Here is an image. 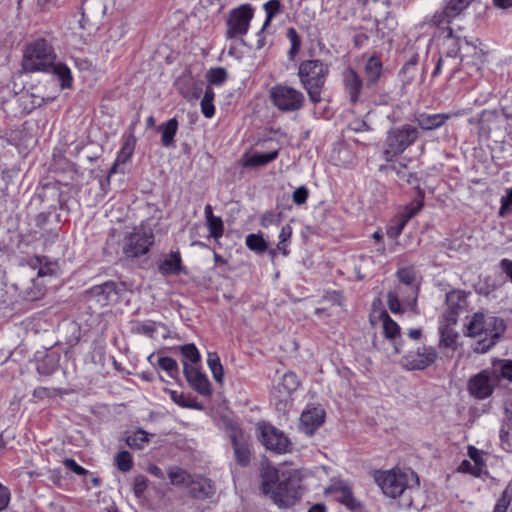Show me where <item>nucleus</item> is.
I'll return each mask as SVG.
<instances>
[{"label":"nucleus","instance_id":"obj_13","mask_svg":"<svg viewBox=\"0 0 512 512\" xmlns=\"http://www.w3.org/2000/svg\"><path fill=\"white\" fill-rule=\"evenodd\" d=\"M437 357L438 353L434 347L422 346L404 355L402 365L407 370H424L431 366Z\"/></svg>","mask_w":512,"mask_h":512},{"label":"nucleus","instance_id":"obj_2","mask_svg":"<svg viewBox=\"0 0 512 512\" xmlns=\"http://www.w3.org/2000/svg\"><path fill=\"white\" fill-rule=\"evenodd\" d=\"M330 66L319 59L303 60L298 67V77L303 89L307 92L313 104L322 101Z\"/></svg>","mask_w":512,"mask_h":512},{"label":"nucleus","instance_id":"obj_47","mask_svg":"<svg viewBox=\"0 0 512 512\" xmlns=\"http://www.w3.org/2000/svg\"><path fill=\"white\" fill-rule=\"evenodd\" d=\"M469 5L465 0H448L444 8L449 16L454 19L460 15Z\"/></svg>","mask_w":512,"mask_h":512},{"label":"nucleus","instance_id":"obj_9","mask_svg":"<svg viewBox=\"0 0 512 512\" xmlns=\"http://www.w3.org/2000/svg\"><path fill=\"white\" fill-rule=\"evenodd\" d=\"M259 440L266 449L277 454L287 453L291 450L292 443L289 438L279 429L269 423L257 425Z\"/></svg>","mask_w":512,"mask_h":512},{"label":"nucleus","instance_id":"obj_5","mask_svg":"<svg viewBox=\"0 0 512 512\" xmlns=\"http://www.w3.org/2000/svg\"><path fill=\"white\" fill-rule=\"evenodd\" d=\"M56 60L52 45L44 38H38L27 45L22 67L26 72H48Z\"/></svg>","mask_w":512,"mask_h":512},{"label":"nucleus","instance_id":"obj_62","mask_svg":"<svg viewBox=\"0 0 512 512\" xmlns=\"http://www.w3.org/2000/svg\"><path fill=\"white\" fill-rule=\"evenodd\" d=\"M200 106L201 112L206 118L210 119L215 115V106L213 102L201 100Z\"/></svg>","mask_w":512,"mask_h":512},{"label":"nucleus","instance_id":"obj_50","mask_svg":"<svg viewBox=\"0 0 512 512\" xmlns=\"http://www.w3.org/2000/svg\"><path fill=\"white\" fill-rule=\"evenodd\" d=\"M57 369V363L51 356H46L37 364L39 374L49 376Z\"/></svg>","mask_w":512,"mask_h":512},{"label":"nucleus","instance_id":"obj_35","mask_svg":"<svg viewBox=\"0 0 512 512\" xmlns=\"http://www.w3.org/2000/svg\"><path fill=\"white\" fill-rule=\"evenodd\" d=\"M50 70L58 77L61 82L62 88H71L73 78L70 69L63 63H55L50 67Z\"/></svg>","mask_w":512,"mask_h":512},{"label":"nucleus","instance_id":"obj_23","mask_svg":"<svg viewBox=\"0 0 512 512\" xmlns=\"http://www.w3.org/2000/svg\"><path fill=\"white\" fill-rule=\"evenodd\" d=\"M188 494L197 500H206L214 495L215 489L211 480L200 475H193L187 487Z\"/></svg>","mask_w":512,"mask_h":512},{"label":"nucleus","instance_id":"obj_43","mask_svg":"<svg viewBox=\"0 0 512 512\" xmlns=\"http://www.w3.org/2000/svg\"><path fill=\"white\" fill-rule=\"evenodd\" d=\"M115 464L121 472H128L133 468V457L126 450L120 451L115 456Z\"/></svg>","mask_w":512,"mask_h":512},{"label":"nucleus","instance_id":"obj_22","mask_svg":"<svg viewBox=\"0 0 512 512\" xmlns=\"http://www.w3.org/2000/svg\"><path fill=\"white\" fill-rule=\"evenodd\" d=\"M457 114L454 113H436L429 114L426 112L417 113L414 115L413 121L418 127L424 131L436 130L442 127L449 119Z\"/></svg>","mask_w":512,"mask_h":512},{"label":"nucleus","instance_id":"obj_29","mask_svg":"<svg viewBox=\"0 0 512 512\" xmlns=\"http://www.w3.org/2000/svg\"><path fill=\"white\" fill-rule=\"evenodd\" d=\"M136 145V137L133 134H129L125 137L123 145L117 154L115 164L111 169V173L116 172V166L120 164H126L132 157Z\"/></svg>","mask_w":512,"mask_h":512},{"label":"nucleus","instance_id":"obj_36","mask_svg":"<svg viewBox=\"0 0 512 512\" xmlns=\"http://www.w3.org/2000/svg\"><path fill=\"white\" fill-rule=\"evenodd\" d=\"M157 365L164 371L167 372L168 376L174 380H177L180 376V371L177 362L167 356L159 357Z\"/></svg>","mask_w":512,"mask_h":512},{"label":"nucleus","instance_id":"obj_45","mask_svg":"<svg viewBox=\"0 0 512 512\" xmlns=\"http://www.w3.org/2000/svg\"><path fill=\"white\" fill-rule=\"evenodd\" d=\"M512 502V486L509 484L497 500L493 512H507Z\"/></svg>","mask_w":512,"mask_h":512},{"label":"nucleus","instance_id":"obj_49","mask_svg":"<svg viewBox=\"0 0 512 512\" xmlns=\"http://www.w3.org/2000/svg\"><path fill=\"white\" fill-rule=\"evenodd\" d=\"M206 225L209 230L210 237L213 239L218 240L223 236L224 224L220 217L217 216L206 221Z\"/></svg>","mask_w":512,"mask_h":512},{"label":"nucleus","instance_id":"obj_42","mask_svg":"<svg viewBox=\"0 0 512 512\" xmlns=\"http://www.w3.org/2000/svg\"><path fill=\"white\" fill-rule=\"evenodd\" d=\"M246 246L256 253H264L267 249V243L259 234H249L245 240Z\"/></svg>","mask_w":512,"mask_h":512},{"label":"nucleus","instance_id":"obj_1","mask_svg":"<svg viewBox=\"0 0 512 512\" xmlns=\"http://www.w3.org/2000/svg\"><path fill=\"white\" fill-rule=\"evenodd\" d=\"M503 319L496 316H485L481 312L475 313L467 324L466 335L469 337H481L477 341L474 351L476 353H486L496 344L500 336L505 331Z\"/></svg>","mask_w":512,"mask_h":512},{"label":"nucleus","instance_id":"obj_12","mask_svg":"<svg viewBox=\"0 0 512 512\" xmlns=\"http://www.w3.org/2000/svg\"><path fill=\"white\" fill-rule=\"evenodd\" d=\"M252 18L253 8L250 4L232 9L227 20L226 38L233 39L247 34Z\"/></svg>","mask_w":512,"mask_h":512},{"label":"nucleus","instance_id":"obj_51","mask_svg":"<svg viewBox=\"0 0 512 512\" xmlns=\"http://www.w3.org/2000/svg\"><path fill=\"white\" fill-rule=\"evenodd\" d=\"M282 213L275 211H266L260 220V224L262 227L267 228L271 225H278L281 222Z\"/></svg>","mask_w":512,"mask_h":512},{"label":"nucleus","instance_id":"obj_27","mask_svg":"<svg viewBox=\"0 0 512 512\" xmlns=\"http://www.w3.org/2000/svg\"><path fill=\"white\" fill-rule=\"evenodd\" d=\"M453 325L454 324H450L444 320V323H441L439 326L440 348H449L453 351L456 350L458 333L454 330Z\"/></svg>","mask_w":512,"mask_h":512},{"label":"nucleus","instance_id":"obj_21","mask_svg":"<svg viewBox=\"0 0 512 512\" xmlns=\"http://www.w3.org/2000/svg\"><path fill=\"white\" fill-rule=\"evenodd\" d=\"M184 375L189 383V385L197 391L199 394L203 396H208L211 394V384L207 378V376L200 371V369L195 365H189L184 361Z\"/></svg>","mask_w":512,"mask_h":512},{"label":"nucleus","instance_id":"obj_33","mask_svg":"<svg viewBox=\"0 0 512 512\" xmlns=\"http://www.w3.org/2000/svg\"><path fill=\"white\" fill-rule=\"evenodd\" d=\"M300 386V381L297 375L292 371H287L283 374L281 381L277 385V389L280 393L291 395Z\"/></svg>","mask_w":512,"mask_h":512},{"label":"nucleus","instance_id":"obj_53","mask_svg":"<svg viewBox=\"0 0 512 512\" xmlns=\"http://www.w3.org/2000/svg\"><path fill=\"white\" fill-rule=\"evenodd\" d=\"M148 487V479L144 475H138L133 482V492L136 497L143 496Z\"/></svg>","mask_w":512,"mask_h":512},{"label":"nucleus","instance_id":"obj_56","mask_svg":"<svg viewBox=\"0 0 512 512\" xmlns=\"http://www.w3.org/2000/svg\"><path fill=\"white\" fill-rule=\"evenodd\" d=\"M458 472L460 473H468L475 477H480L483 472L480 470V468H477L474 464H472L469 460H463L459 467Z\"/></svg>","mask_w":512,"mask_h":512},{"label":"nucleus","instance_id":"obj_15","mask_svg":"<svg viewBox=\"0 0 512 512\" xmlns=\"http://www.w3.org/2000/svg\"><path fill=\"white\" fill-rule=\"evenodd\" d=\"M372 306L373 310L370 314L371 324L374 325L376 322L382 321L384 336L393 343L395 353H402V345L397 342V338L400 335L399 325L389 316L386 310L376 308V302H373Z\"/></svg>","mask_w":512,"mask_h":512},{"label":"nucleus","instance_id":"obj_28","mask_svg":"<svg viewBox=\"0 0 512 512\" xmlns=\"http://www.w3.org/2000/svg\"><path fill=\"white\" fill-rule=\"evenodd\" d=\"M279 155V150L275 149L269 153H254L250 156H244L242 166L246 168L265 166L273 162Z\"/></svg>","mask_w":512,"mask_h":512},{"label":"nucleus","instance_id":"obj_4","mask_svg":"<svg viewBox=\"0 0 512 512\" xmlns=\"http://www.w3.org/2000/svg\"><path fill=\"white\" fill-rule=\"evenodd\" d=\"M419 138V130L410 124L391 127L386 132L381 152L382 158L386 162L393 161L401 155L407 148L412 146Z\"/></svg>","mask_w":512,"mask_h":512},{"label":"nucleus","instance_id":"obj_14","mask_svg":"<svg viewBox=\"0 0 512 512\" xmlns=\"http://www.w3.org/2000/svg\"><path fill=\"white\" fill-rule=\"evenodd\" d=\"M498 383L497 375L492 370H483L468 381V391L476 399L488 398Z\"/></svg>","mask_w":512,"mask_h":512},{"label":"nucleus","instance_id":"obj_20","mask_svg":"<svg viewBox=\"0 0 512 512\" xmlns=\"http://www.w3.org/2000/svg\"><path fill=\"white\" fill-rule=\"evenodd\" d=\"M325 411L320 406H307L300 416L301 430L307 435L314 432L324 423Z\"/></svg>","mask_w":512,"mask_h":512},{"label":"nucleus","instance_id":"obj_10","mask_svg":"<svg viewBox=\"0 0 512 512\" xmlns=\"http://www.w3.org/2000/svg\"><path fill=\"white\" fill-rule=\"evenodd\" d=\"M153 233L141 227H135L124 239L122 251L128 258H136L146 254L153 244Z\"/></svg>","mask_w":512,"mask_h":512},{"label":"nucleus","instance_id":"obj_7","mask_svg":"<svg viewBox=\"0 0 512 512\" xmlns=\"http://www.w3.org/2000/svg\"><path fill=\"white\" fill-rule=\"evenodd\" d=\"M271 103L281 112H296L305 104V96L300 90L287 84H276L269 90Z\"/></svg>","mask_w":512,"mask_h":512},{"label":"nucleus","instance_id":"obj_3","mask_svg":"<svg viewBox=\"0 0 512 512\" xmlns=\"http://www.w3.org/2000/svg\"><path fill=\"white\" fill-rule=\"evenodd\" d=\"M374 480L382 492L390 498L401 496L406 489L418 485L419 482L418 476L414 471L396 468L375 471Z\"/></svg>","mask_w":512,"mask_h":512},{"label":"nucleus","instance_id":"obj_37","mask_svg":"<svg viewBox=\"0 0 512 512\" xmlns=\"http://www.w3.org/2000/svg\"><path fill=\"white\" fill-rule=\"evenodd\" d=\"M263 9L266 12V19L262 26V30H265L271 23L272 19L278 15L282 10V4L280 0H269L263 4Z\"/></svg>","mask_w":512,"mask_h":512},{"label":"nucleus","instance_id":"obj_54","mask_svg":"<svg viewBox=\"0 0 512 512\" xmlns=\"http://www.w3.org/2000/svg\"><path fill=\"white\" fill-rule=\"evenodd\" d=\"M468 456L470 457V459L474 462L473 464L477 467V468H480V470L482 472H484V469L486 467V464L483 460V457H482V451H480L479 449H477L476 447L474 446H469L468 447Z\"/></svg>","mask_w":512,"mask_h":512},{"label":"nucleus","instance_id":"obj_44","mask_svg":"<svg viewBox=\"0 0 512 512\" xmlns=\"http://www.w3.org/2000/svg\"><path fill=\"white\" fill-rule=\"evenodd\" d=\"M181 354L183 356L182 362H191V365H195L200 361V353L194 344H185L180 347Z\"/></svg>","mask_w":512,"mask_h":512},{"label":"nucleus","instance_id":"obj_52","mask_svg":"<svg viewBox=\"0 0 512 512\" xmlns=\"http://www.w3.org/2000/svg\"><path fill=\"white\" fill-rule=\"evenodd\" d=\"M452 18L449 16L445 8L438 10L431 17L429 24L436 27H442L445 24H449Z\"/></svg>","mask_w":512,"mask_h":512},{"label":"nucleus","instance_id":"obj_31","mask_svg":"<svg viewBox=\"0 0 512 512\" xmlns=\"http://www.w3.org/2000/svg\"><path fill=\"white\" fill-rule=\"evenodd\" d=\"M177 130L178 121L176 118H171L166 123L158 126V131L161 132V144L164 147H171L173 145Z\"/></svg>","mask_w":512,"mask_h":512},{"label":"nucleus","instance_id":"obj_32","mask_svg":"<svg viewBox=\"0 0 512 512\" xmlns=\"http://www.w3.org/2000/svg\"><path fill=\"white\" fill-rule=\"evenodd\" d=\"M167 475L172 485L186 488L188 487L189 482H191V478L193 477V475L178 466L169 467L167 470Z\"/></svg>","mask_w":512,"mask_h":512},{"label":"nucleus","instance_id":"obj_39","mask_svg":"<svg viewBox=\"0 0 512 512\" xmlns=\"http://www.w3.org/2000/svg\"><path fill=\"white\" fill-rule=\"evenodd\" d=\"M207 364L217 382H221L224 376V371L220 358L216 352H209L207 357Z\"/></svg>","mask_w":512,"mask_h":512},{"label":"nucleus","instance_id":"obj_40","mask_svg":"<svg viewBox=\"0 0 512 512\" xmlns=\"http://www.w3.org/2000/svg\"><path fill=\"white\" fill-rule=\"evenodd\" d=\"M492 371L498 381L500 377L512 381V360H499L493 364Z\"/></svg>","mask_w":512,"mask_h":512},{"label":"nucleus","instance_id":"obj_18","mask_svg":"<svg viewBox=\"0 0 512 512\" xmlns=\"http://www.w3.org/2000/svg\"><path fill=\"white\" fill-rule=\"evenodd\" d=\"M342 84L350 103L359 102L364 82L358 72L352 67H347L342 73Z\"/></svg>","mask_w":512,"mask_h":512},{"label":"nucleus","instance_id":"obj_63","mask_svg":"<svg viewBox=\"0 0 512 512\" xmlns=\"http://www.w3.org/2000/svg\"><path fill=\"white\" fill-rule=\"evenodd\" d=\"M57 265L55 263H46L41 266L38 271L39 276L53 275L56 273Z\"/></svg>","mask_w":512,"mask_h":512},{"label":"nucleus","instance_id":"obj_46","mask_svg":"<svg viewBox=\"0 0 512 512\" xmlns=\"http://www.w3.org/2000/svg\"><path fill=\"white\" fill-rule=\"evenodd\" d=\"M287 38L289 39L291 43V47L288 51V57L289 59H294L295 55L299 52L301 47V38L298 35L295 28L290 27L287 30Z\"/></svg>","mask_w":512,"mask_h":512},{"label":"nucleus","instance_id":"obj_25","mask_svg":"<svg viewBox=\"0 0 512 512\" xmlns=\"http://www.w3.org/2000/svg\"><path fill=\"white\" fill-rule=\"evenodd\" d=\"M158 271L163 276L178 275L185 272L179 251L170 252L158 264Z\"/></svg>","mask_w":512,"mask_h":512},{"label":"nucleus","instance_id":"obj_26","mask_svg":"<svg viewBox=\"0 0 512 512\" xmlns=\"http://www.w3.org/2000/svg\"><path fill=\"white\" fill-rule=\"evenodd\" d=\"M336 500L347 507L352 512H359L362 509V505L357 501L353 495L352 489L346 484H340L333 487Z\"/></svg>","mask_w":512,"mask_h":512},{"label":"nucleus","instance_id":"obj_24","mask_svg":"<svg viewBox=\"0 0 512 512\" xmlns=\"http://www.w3.org/2000/svg\"><path fill=\"white\" fill-rule=\"evenodd\" d=\"M363 73L365 77V86L369 89L375 88L383 75V64L381 59L376 55L369 57L364 64Z\"/></svg>","mask_w":512,"mask_h":512},{"label":"nucleus","instance_id":"obj_38","mask_svg":"<svg viewBox=\"0 0 512 512\" xmlns=\"http://www.w3.org/2000/svg\"><path fill=\"white\" fill-rule=\"evenodd\" d=\"M125 442L130 448L143 449L149 442L148 434L144 430L138 429L132 435L127 436Z\"/></svg>","mask_w":512,"mask_h":512},{"label":"nucleus","instance_id":"obj_55","mask_svg":"<svg viewBox=\"0 0 512 512\" xmlns=\"http://www.w3.org/2000/svg\"><path fill=\"white\" fill-rule=\"evenodd\" d=\"M500 203L499 215L504 217L512 207V187L506 190V195L501 197Z\"/></svg>","mask_w":512,"mask_h":512},{"label":"nucleus","instance_id":"obj_64","mask_svg":"<svg viewBox=\"0 0 512 512\" xmlns=\"http://www.w3.org/2000/svg\"><path fill=\"white\" fill-rule=\"evenodd\" d=\"M419 60L418 54L412 55L409 61H407L401 69L402 73H407L410 69H414Z\"/></svg>","mask_w":512,"mask_h":512},{"label":"nucleus","instance_id":"obj_41","mask_svg":"<svg viewBox=\"0 0 512 512\" xmlns=\"http://www.w3.org/2000/svg\"><path fill=\"white\" fill-rule=\"evenodd\" d=\"M179 92L188 101L197 100L202 95V88L198 84H196L195 82L191 81V82H188L185 85L184 84H180Z\"/></svg>","mask_w":512,"mask_h":512},{"label":"nucleus","instance_id":"obj_17","mask_svg":"<svg viewBox=\"0 0 512 512\" xmlns=\"http://www.w3.org/2000/svg\"><path fill=\"white\" fill-rule=\"evenodd\" d=\"M469 293L463 290H452L446 294L447 310L443 314L445 321L450 324H456L458 317L467 311L468 302L467 297Z\"/></svg>","mask_w":512,"mask_h":512},{"label":"nucleus","instance_id":"obj_30","mask_svg":"<svg viewBox=\"0 0 512 512\" xmlns=\"http://www.w3.org/2000/svg\"><path fill=\"white\" fill-rule=\"evenodd\" d=\"M261 479V490L263 494L269 495L275 488L276 481L279 480L278 470L269 464H263L261 467Z\"/></svg>","mask_w":512,"mask_h":512},{"label":"nucleus","instance_id":"obj_59","mask_svg":"<svg viewBox=\"0 0 512 512\" xmlns=\"http://www.w3.org/2000/svg\"><path fill=\"white\" fill-rule=\"evenodd\" d=\"M10 498V490L0 483V511H3L8 506Z\"/></svg>","mask_w":512,"mask_h":512},{"label":"nucleus","instance_id":"obj_11","mask_svg":"<svg viewBox=\"0 0 512 512\" xmlns=\"http://www.w3.org/2000/svg\"><path fill=\"white\" fill-rule=\"evenodd\" d=\"M126 285L122 282L107 281L95 285L89 290V296L102 307L118 303L126 293Z\"/></svg>","mask_w":512,"mask_h":512},{"label":"nucleus","instance_id":"obj_34","mask_svg":"<svg viewBox=\"0 0 512 512\" xmlns=\"http://www.w3.org/2000/svg\"><path fill=\"white\" fill-rule=\"evenodd\" d=\"M404 296H405V293H404L403 288L401 286H397L395 288V290L389 291L387 293V304H388V307H389V309H390V311L392 313H394V314L402 313L404 311L402 306H404L405 308H408L403 303V297Z\"/></svg>","mask_w":512,"mask_h":512},{"label":"nucleus","instance_id":"obj_57","mask_svg":"<svg viewBox=\"0 0 512 512\" xmlns=\"http://www.w3.org/2000/svg\"><path fill=\"white\" fill-rule=\"evenodd\" d=\"M64 466L79 476H85L88 474V470L80 466L74 459L65 458L63 460Z\"/></svg>","mask_w":512,"mask_h":512},{"label":"nucleus","instance_id":"obj_16","mask_svg":"<svg viewBox=\"0 0 512 512\" xmlns=\"http://www.w3.org/2000/svg\"><path fill=\"white\" fill-rule=\"evenodd\" d=\"M424 206V192L418 190L417 198L407 205L402 213L399 214L396 223L387 228L388 237L395 239L403 231L406 224L412 219Z\"/></svg>","mask_w":512,"mask_h":512},{"label":"nucleus","instance_id":"obj_8","mask_svg":"<svg viewBox=\"0 0 512 512\" xmlns=\"http://www.w3.org/2000/svg\"><path fill=\"white\" fill-rule=\"evenodd\" d=\"M396 277L400 283L399 286L403 288L405 293L403 303L409 307V309L415 310L421 281V277L415 266L399 267L396 271Z\"/></svg>","mask_w":512,"mask_h":512},{"label":"nucleus","instance_id":"obj_19","mask_svg":"<svg viewBox=\"0 0 512 512\" xmlns=\"http://www.w3.org/2000/svg\"><path fill=\"white\" fill-rule=\"evenodd\" d=\"M234 458L238 465L246 467L250 463L251 449L248 438L242 431H233L229 435Z\"/></svg>","mask_w":512,"mask_h":512},{"label":"nucleus","instance_id":"obj_48","mask_svg":"<svg viewBox=\"0 0 512 512\" xmlns=\"http://www.w3.org/2000/svg\"><path fill=\"white\" fill-rule=\"evenodd\" d=\"M227 78L228 73L223 67L212 68L207 73L208 82L212 85H222Z\"/></svg>","mask_w":512,"mask_h":512},{"label":"nucleus","instance_id":"obj_61","mask_svg":"<svg viewBox=\"0 0 512 512\" xmlns=\"http://www.w3.org/2000/svg\"><path fill=\"white\" fill-rule=\"evenodd\" d=\"M138 331L146 336L153 337L156 332L155 323L152 321L144 322L138 327Z\"/></svg>","mask_w":512,"mask_h":512},{"label":"nucleus","instance_id":"obj_58","mask_svg":"<svg viewBox=\"0 0 512 512\" xmlns=\"http://www.w3.org/2000/svg\"><path fill=\"white\" fill-rule=\"evenodd\" d=\"M309 196V191L305 186H301L294 190L292 194L293 202L297 205L306 203Z\"/></svg>","mask_w":512,"mask_h":512},{"label":"nucleus","instance_id":"obj_6","mask_svg":"<svg viewBox=\"0 0 512 512\" xmlns=\"http://www.w3.org/2000/svg\"><path fill=\"white\" fill-rule=\"evenodd\" d=\"M270 496L279 508L295 505L302 496L301 479L295 473H282V478L271 491Z\"/></svg>","mask_w":512,"mask_h":512},{"label":"nucleus","instance_id":"obj_60","mask_svg":"<svg viewBox=\"0 0 512 512\" xmlns=\"http://www.w3.org/2000/svg\"><path fill=\"white\" fill-rule=\"evenodd\" d=\"M348 130L353 132H364L371 130L370 125L364 120H355L348 125Z\"/></svg>","mask_w":512,"mask_h":512}]
</instances>
